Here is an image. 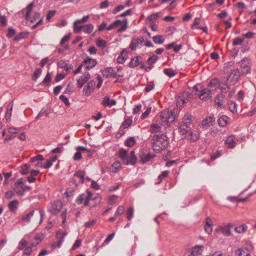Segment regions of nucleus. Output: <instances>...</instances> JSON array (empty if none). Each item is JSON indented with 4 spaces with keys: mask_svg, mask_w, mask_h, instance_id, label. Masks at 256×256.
<instances>
[{
    "mask_svg": "<svg viewBox=\"0 0 256 256\" xmlns=\"http://www.w3.org/2000/svg\"><path fill=\"white\" fill-rule=\"evenodd\" d=\"M152 144L154 151H160L166 148L168 144V136L164 134H155L152 138Z\"/></svg>",
    "mask_w": 256,
    "mask_h": 256,
    "instance_id": "nucleus-1",
    "label": "nucleus"
},
{
    "mask_svg": "<svg viewBox=\"0 0 256 256\" xmlns=\"http://www.w3.org/2000/svg\"><path fill=\"white\" fill-rule=\"evenodd\" d=\"M119 156L125 164L134 165L136 162V156L134 151H131L129 154L124 148L120 149L119 152Z\"/></svg>",
    "mask_w": 256,
    "mask_h": 256,
    "instance_id": "nucleus-2",
    "label": "nucleus"
},
{
    "mask_svg": "<svg viewBox=\"0 0 256 256\" xmlns=\"http://www.w3.org/2000/svg\"><path fill=\"white\" fill-rule=\"evenodd\" d=\"M92 194L88 192L86 194H82L76 198V202L78 204H84V206H88L90 201L92 200Z\"/></svg>",
    "mask_w": 256,
    "mask_h": 256,
    "instance_id": "nucleus-3",
    "label": "nucleus"
},
{
    "mask_svg": "<svg viewBox=\"0 0 256 256\" xmlns=\"http://www.w3.org/2000/svg\"><path fill=\"white\" fill-rule=\"evenodd\" d=\"M176 113H161L160 116L162 122L170 124L175 120Z\"/></svg>",
    "mask_w": 256,
    "mask_h": 256,
    "instance_id": "nucleus-4",
    "label": "nucleus"
},
{
    "mask_svg": "<svg viewBox=\"0 0 256 256\" xmlns=\"http://www.w3.org/2000/svg\"><path fill=\"white\" fill-rule=\"evenodd\" d=\"M139 156L140 158V162L144 164L149 162L152 158H154L155 154L147 150H142L140 152Z\"/></svg>",
    "mask_w": 256,
    "mask_h": 256,
    "instance_id": "nucleus-5",
    "label": "nucleus"
},
{
    "mask_svg": "<svg viewBox=\"0 0 256 256\" xmlns=\"http://www.w3.org/2000/svg\"><path fill=\"white\" fill-rule=\"evenodd\" d=\"M84 172L79 170L74 174L72 182L75 184L76 186H78L80 184H82L84 181Z\"/></svg>",
    "mask_w": 256,
    "mask_h": 256,
    "instance_id": "nucleus-6",
    "label": "nucleus"
},
{
    "mask_svg": "<svg viewBox=\"0 0 256 256\" xmlns=\"http://www.w3.org/2000/svg\"><path fill=\"white\" fill-rule=\"evenodd\" d=\"M144 42V38L142 36L133 38L130 42L129 48L132 51L135 50L137 48H140V46H141Z\"/></svg>",
    "mask_w": 256,
    "mask_h": 256,
    "instance_id": "nucleus-7",
    "label": "nucleus"
},
{
    "mask_svg": "<svg viewBox=\"0 0 256 256\" xmlns=\"http://www.w3.org/2000/svg\"><path fill=\"white\" fill-rule=\"evenodd\" d=\"M212 92L208 88H203L198 94L199 98L203 100H207L212 98Z\"/></svg>",
    "mask_w": 256,
    "mask_h": 256,
    "instance_id": "nucleus-8",
    "label": "nucleus"
},
{
    "mask_svg": "<svg viewBox=\"0 0 256 256\" xmlns=\"http://www.w3.org/2000/svg\"><path fill=\"white\" fill-rule=\"evenodd\" d=\"M62 206V202L58 200L54 202L52 204L51 208L50 209V212L52 214H56L61 210Z\"/></svg>",
    "mask_w": 256,
    "mask_h": 256,
    "instance_id": "nucleus-9",
    "label": "nucleus"
},
{
    "mask_svg": "<svg viewBox=\"0 0 256 256\" xmlns=\"http://www.w3.org/2000/svg\"><path fill=\"white\" fill-rule=\"evenodd\" d=\"M128 21L127 20H124L122 22L120 20H116L112 24L115 28L121 26V28L118 30V32H122L124 31L128 27Z\"/></svg>",
    "mask_w": 256,
    "mask_h": 256,
    "instance_id": "nucleus-10",
    "label": "nucleus"
},
{
    "mask_svg": "<svg viewBox=\"0 0 256 256\" xmlns=\"http://www.w3.org/2000/svg\"><path fill=\"white\" fill-rule=\"evenodd\" d=\"M102 74L103 76L106 78L108 77L116 78L118 76L116 73L114 71V69L111 67H108L102 70Z\"/></svg>",
    "mask_w": 256,
    "mask_h": 256,
    "instance_id": "nucleus-11",
    "label": "nucleus"
},
{
    "mask_svg": "<svg viewBox=\"0 0 256 256\" xmlns=\"http://www.w3.org/2000/svg\"><path fill=\"white\" fill-rule=\"evenodd\" d=\"M194 118L191 114H184L182 119V124L186 128H190V125L192 123Z\"/></svg>",
    "mask_w": 256,
    "mask_h": 256,
    "instance_id": "nucleus-12",
    "label": "nucleus"
},
{
    "mask_svg": "<svg viewBox=\"0 0 256 256\" xmlns=\"http://www.w3.org/2000/svg\"><path fill=\"white\" fill-rule=\"evenodd\" d=\"M215 120L214 116H210L203 120L201 122V127L204 128H206L212 124V122Z\"/></svg>",
    "mask_w": 256,
    "mask_h": 256,
    "instance_id": "nucleus-13",
    "label": "nucleus"
},
{
    "mask_svg": "<svg viewBox=\"0 0 256 256\" xmlns=\"http://www.w3.org/2000/svg\"><path fill=\"white\" fill-rule=\"evenodd\" d=\"M225 98V96L222 94H218L214 100L215 104L218 108H224V102Z\"/></svg>",
    "mask_w": 256,
    "mask_h": 256,
    "instance_id": "nucleus-14",
    "label": "nucleus"
},
{
    "mask_svg": "<svg viewBox=\"0 0 256 256\" xmlns=\"http://www.w3.org/2000/svg\"><path fill=\"white\" fill-rule=\"evenodd\" d=\"M84 64L86 65V68L89 70L94 67L97 64V61L96 59H93L90 58H86L84 61Z\"/></svg>",
    "mask_w": 256,
    "mask_h": 256,
    "instance_id": "nucleus-15",
    "label": "nucleus"
},
{
    "mask_svg": "<svg viewBox=\"0 0 256 256\" xmlns=\"http://www.w3.org/2000/svg\"><path fill=\"white\" fill-rule=\"evenodd\" d=\"M236 142L237 140L234 136H230L226 138L225 140V144L228 148H234L236 144Z\"/></svg>",
    "mask_w": 256,
    "mask_h": 256,
    "instance_id": "nucleus-16",
    "label": "nucleus"
},
{
    "mask_svg": "<svg viewBox=\"0 0 256 256\" xmlns=\"http://www.w3.org/2000/svg\"><path fill=\"white\" fill-rule=\"evenodd\" d=\"M240 66L243 68H244V72L243 73L245 74H247L250 72V68L248 66L249 65V60L248 58H244L240 62Z\"/></svg>",
    "mask_w": 256,
    "mask_h": 256,
    "instance_id": "nucleus-17",
    "label": "nucleus"
},
{
    "mask_svg": "<svg viewBox=\"0 0 256 256\" xmlns=\"http://www.w3.org/2000/svg\"><path fill=\"white\" fill-rule=\"evenodd\" d=\"M203 246H196L192 248L190 254L189 256H198L200 255L204 250Z\"/></svg>",
    "mask_w": 256,
    "mask_h": 256,
    "instance_id": "nucleus-18",
    "label": "nucleus"
},
{
    "mask_svg": "<svg viewBox=\"0 0 256 256\" xmlns=\"http://www.w3.org/2000/svg\"><path fill=\"white\" fill-rule=\"evenodd\" d=\"M90 76L88 72H86L84 75L77 80V85L78 88H81L83 86L84 83L90 78Z\"/></svg>",
    "mask_w": 256,
    "mask_h": 256,
    "instance_id": "nucleus-19",
    "label": "nucleus"
},
{
    "mask_svg": "<svg viewBox=\"0 0 256 256\" xmlns=\"http://www.w3.org/2000/svg\"><path fill=\"white\" fill-rule=\"evenodd\" d=\"M142 62V58L140 56H136L131 59L128 66L134 68L138 66Z\"/></svg>",
    "mask_w": 256,
    "mask_h": 256,
    "instance_id": "nucleus-20",
    "label": "nucleus"
},
{
    "mask_svg": "<svg viewBox=\"0 0 256 256\" xmlns=\"http://www.w3.org/2000/svg\"><path fill=\"white\" fill-rule=\"evenodd\" d=\"M95 84V82L94 80L90 81L87 85L85 86L84 88L83 92L85 95L90 94L92 91L94 90V86Z\"/></svg>",
    "mask_w": 256,
    "mask_h": 256,
    "instance_id": "nucleus-21",
    "label": "nucleus"
},
{
    "mask_svg": "<svg viewBox=\"0 0 256 256\" xmlns=\"http://www.w3.org/2000/svg\"><path fill=\"white\" fill-rule=\"evenodd\" d=\"M235 256H250V252L248 248H240L236 250Z\"/></svg>",
    "mask_w": 256,
    "mask_h": 256,
    "instance_id": "nucleus-22",
    "label": "nucleus"
},
{
    "mask_svg": "<svg viewBox=\"0 0 256 256\" xmlns=\"http://www.w3.org/2000/svg\"><path fill=\"white\" fill-rule=\"evenodd\" d=\"M127 53L128 50L126 48H124L122 50L120 56L117 58V62L118 64H122L127 59Z\"/></svg>",
    "mask_w": 256,
    "mask_h": 256,
    "instance_id": "nucleus-23",
    "label": "nucleus"
},
{
    "mask_svg": "<svg viewBox=\"0 0 256 256\" xmlns=\"http://www.w3.org/2000/svg\"><path fill=\"white\" fill-rule=\"evenodd\" d=\"M102 104L105 106L111 107L116 104V101L114 99H110L108 96H106L102 100Z\"/></svg>",
    "mask_w": 256,
    "mask_h": 256,
    "instance_id": "nucleus-24",
    "label": "nucleus"
},
{
    "mask_svg": "<svg viewBox=\"0 0 256 256\" xmlns=\"http://www.w3.org/2000/svg\"><path fill=\"white\" fill-rule=\"evenodd\" d=\"M34 4L33 2L30 4L28 6L22 10V12L23 14H24L25 18L26 20H29L30 13L34 8Z\"/></svg>",
    "mask_w": 256,
    "mask_h": 256,
    "instance_id": "nucleus-25",
    "label": "nucleus"
},
{
    "mask_svg": "<svg viewBox=\"0 0 256 256\" xmlns=\"http://www.w3.org/2000/svg\"><path fill=\"white\" fill-rule=\"evenodd\" d=\"M232 227V225L228 224L226 226H222L220 227V230L226 236H230L232 234L230 232V228Z\"/></svg>",
    "mask_w": 256,
    "mask_h": 256,
    "instance_id": "nucleus-26",
    "label": "nucleus"
},
{
    "mask_svg": "<svg viewBox=\"0 0 256 256\" xmlns=\"http://www.w3.org/2000/svg\"><path fill=\"white\" fill-rule=\"evenodd\" d=\"M86 148L83 146H78L76 148V152L74 154V160H79L82 158V154L81 152L82 150H86Z\"/></svg>",
    "mask_w": 256,
    "mask_h": 256,
    "instance_id": "nucleus-27",
    "label": "nucleus"
},
{
    "mask_svg": "<svg viewBox=\"0 0 256 256\" xmlns=\"http://www.w3.org/2000/svg\"><path fill=\"white\" fill-rule=\"evenodd\" d=\"M229 120L228 116H222L218 119V122L220 126L224 127L228 124Z\"/></svg>",
    "mask_w": 256,
    "mask_h": 256,
    "instance_id": "nucleus-28",
    "label": "nucleus"
},
{
    "mask_svg": "<svg viewBox=\"0 0 256 256\" xmlns=\"http://www.w3.org/2000/svg\"><path fill=\"white\" fill-rule=\"evenodd\" d=\"M200 138V134L198 131L194 130L190 132L189 140L192 142H195Z\"/></svg>",
    "mask_w": 256,
    "mask_h": 256,
    "instance_id": "nucleus-29",
    "label": "nucleus"
},
{
    "mask_svg": "<svg viewBox=\"0 0 256 256\" xmlns=\"http://www.w3.org/2000/svg\"><path fill=\"white\" fill-rule=\"evenodd\" d=\"M150 132L152 133H160L162 132V126L157 124H152L150 126Z\"/></svg>",
    "mask_w": 256,
    "mask_h": 256,
    "instance_id": "nucleus-30",
    "label": "nucleus"
},
{
    "mask_svg": "<svg viewBox=\"0 0 256 256\" xmlns=\"http://www.w3.org/2000/svg\"><path fill=\"white\" fill-rule=\"evenodd\" d=\"M18 202L17 200H14L10 202L8 204L10 210L12 212H16L18 209Z\"/></svg>",
    "mask_w": 256,
    "mask_h": 256,
    "instance_id": "nucleus-31",
    "label": "nucleus"
},
{
    "mask_svg": "<svg viewBox=\"0 0 256 256\" xmlns=\"http://www.w3.org/2000/svg\"><path fill=\"white\" fill-rule=\"evenodd\" d=\"M34 210H32L30 212L22 216V221L26 222H30V218L34 216Z\"/></svg>",
    "mask_w": 256,
    "mask_h": 256,
    "instance_id": "nucleus-32",
    "label": "nucleus"
},
{
    "mask_svg": "<svg viewBox=\"0 0 256 256\" xmlns=\"http://www.w3.org/2000/svg\"><path fill=\"white\" fill-rule=\"evenodd\" d=\"M220 84L219 80L218 78H214L210 82L208 86L210 88H214L216 90L218 88Z\"/></svg>",
    "mask_w": 256,
    "mask_h": 256,
    "instance_id": "nucleus-33",
    "label": "nucleus"
},
{
    "mask_svg": "<svg viewBox=\"0 0 256 256\" xmlns=\"http://www.w3.org/2000/svg\"><path fill=\"white\" fill-rule=\"evenodd\" d=\"M82 31L86 34L91 33L94 30V26L91 24L82 25Z\"/></svg>",
    "mask_w": 256,
    "mask_h": 256,
    "instance_id": "nucleus-34",
    "label": "nucleus"
},
{
    "mask_svg": "<svg viewBox=\"0 0 256 256\" xmlns=\"http://www.w3.org/2000/svg\"><path fill=\"white\" fill-rule=\"evenodd\" d=\"M186 100L184 99L182 96H179L177 99L176 106V107L178 108L179 110H181V108L184 106L185 103H186Z\"/></svg>",
    "mask_w": 256,
    "mask_h": 256,
    "instance_id": "nucleus-35",
    "label": "nucleus"
},
{
    "mask_svg": "<svg viewBox=\"0 0 256 256\" xmlns=\"http://www.w3.org/2000/svg\"><path fill=\"white\" fill-rule=\"evenodd\" d=\"M248 229V226L246 224H242L240 226H236L234 228V231L238 234L244 232Z\"/></svg>",
    "mask_w": 256,
    "mask_h": 256,
    "instance_id": "nucleus-36",
    "label": "nucleus"
},
{
    "mask_svg": "<svg viewBox=\"0 0 256 256\" xmlns=\"http://www.w3.org/2000/svg\"><path fill=\"white\" fill-rule=\"evenodd\" d=\"M14 190L19 196H22L26 191L24 186H14Z\"/></svg>",
    "mask_w": 256,
    "mask_h": 256,
    "instance_id": "nucleus-37",
    "label": "nucleus"
},
{
    "mask_svg": "<svg viewBox=\"0 0 256 256\" xmlns=\"http://www.w3.org/2000/svg\"><path fill=\"white\" fill-rule=\"evenodd\" d=\"M152 40L155 44H162L164 42V39L162 35H156L153 36Z\"/></svg>",
    "mask_w": 256,
    "mask_h": 256,
    "instance_id": "nucleus-38",
    "label": "nucleus"
},
{
    "mask_svg": "<svg viewBox=\"0 0 256 256\" xmlns=\"http://www.w3.org/2000/svg\"><path fill=\"white\" fill-rule=\"evenodd\" d=\"M28 35V32H20L18 35H16L14 38V40L15 41H19L22 39L24 38L27 37Z\"/></svg>",
    "mask_w": 256,
    "mask_h": 256,
    "instance_id": "nucleus-39",
    "label": "nucleus"
},
{
    "mask_svg": "<svg viewBox=\"0 0 256 256\" xmlns=\"http://www.w3.org/2000/svg\"><path fill=\"white\" fill-rule=\"evenodd\" d=\"M164 73L170 78L173 77L176 74L175 71L172 68L164 69Z\"/></svg>",
    "mask_w": 256,
    "mask_h": 256,
    "instance_id": "nucleus-40",
    "label": "nucleus"
},
{
    "mask_svg": "<svg viewBox=\"0 0 256 256\" xmlns=\"http://www.w3.org/2000/svg\"><path fill=\"white\" fill-rule=\"evenodd\" d=\"M30 168V166L29 164H24L22 165L20 168L21 170H20V172L23 174H28L29 172V169Z\"/></svg>",
    "mask_w": 256,
    "mask_h": 256,
    "instance_id": "nucleus-41",
    "label": "nucleus"
},
{
    "mask_svg": "<svg viewBox=\"0 0 256 256\" xmlns=\"http://www.w3.org/2000/svg\"><path fill=\"white\" fill-rule=\"evenodd\" d=\"M42 72V70L40 68H36L32 76V80L34 82H36L38 78L40 76Z\"/></svg>",
    "mask_w": 256,
    "mask_h": 256,
    "instance_id": "nucleus-42",
    "label": "nucleus"
},
{
    "mask_svg": "<svg viewBox=\"0 0 256 256\" xmlns=\"http://www.w3.org/2000/svg\"><path fill=\"white\" fill-rule=\"evenodd\" d=\"M158 59V56L156 54H153L152 56L149 57L147 60L148 64L152 66L154 64Z\"/></svg>",
    "mask_w": 256,
    "mask_h": 256,
    "instance_id": "nucleus-43",
    "label": "nucleus"
},
{
    "mask_svg": "<svg viewBox=\"0 0 256 256\" xmlns=\"http://www.w3.org/2000/svg\"><path fill=\"white\" fill-rule=\"evenodd\" d=\"M190 128H186L185 126H183L182 124H181L178 128L179 132L182 135H186L188 132Z\"/></svg>",
    "mask_w": 256,
    "mask_h": 256,
    "instance_id": "nucleus-44",
    "label": "nucleus"
},
{
    "mask_svg": "<svg viewBox=\"0 0 256 256\" xmlns=\"http://www.w3.org/2000/svg\"><path fill=\"white\" fill-rule=\"evenodd\" d=\"M132 123V120L130 118H127L124 120V121L122 123L121 125V128H128Z\"/></svg>",
    "mask_w": 256,
    "mask_h": 256,
    "instance_id": "nucleus-45",
    "label": "nucleus"
},
{
    "mask_svg": "<svg viewBox=\"0 0 256 256\" xmlns=\"http://www.w3.org/2000/svg\"><path fill=\"white\" fill-rule=\"evenodd\" d=\"M121 164L119 162H116L114 163L110 168V170L112 172H116L120 168Z\"/></svg>",
    "mask_w": 256,
    "mask_h": 256,
    "instance_id": "nucleus-46",
    "label": "nucleus"
},
{
    "mask_svg": "<svg viewBox=\"0 0 256 256\" xmlns=\"http://www.w3.org/2000/svg\"><path fill=\"white\" fill-rule=\"evenodd\" d=\"M51 81V77L50 74L48 72L46 76H45L41 84L42 85H45V86H48L50 84V82Z\"/></svg>",
    "mask_w": 256,
    "mask_h": 256,
    "instance_id": "nucleus-47",
    "label": "nucleus"
},
{
    "mask_svg": "<svg viewBox=\"0 0 256 256\" xmlns=\"http://www.w3.org/2000/svg\"><path fill=\"white\" fill-rule=\"evenodd\" d=\"M80 24L77 22V20L74 22V30L76 33H79L81 30H82V26H79Z\"/></svg>",
    "mask_w": 256,
    "mask_h": 256,
    "instance_id": "nucleus-48",
    "label": "nucleus"
},
{
    "mask_svg": "<svg viewBox=\"0 0 256 256\" xmlns=\"http://www.w3.org/2000/svg\"><path fill=\"white\" fill-rule=\"evenodd\" d=\"M136 144V140L134 137L128 138L125 142V144L129 147L133 146Z\"/></svg>",
    "mask_w": 256,
    "mask_h": 256,
    "instance_id": "nucleus-49",
    "label": "nucleus"
},
{
    "mask_svg": "<svg viewBox=\"0 0 256 256\" xmlns=\"http://www.w3.org/2000/svg\"><path fill=\"white\" fill-rule=\"evenodd\" d=\"M169 172L168 170H164L162 174L158 176V178L160 180V181L158 182L156 184H160L162 180L166 178Z\"/></svg>",
    "mask_w": 256,
    "mask_h": 256,
    "instance_id": "nucleus-50",
    "label": "nucleus"
},
{
    "mask_svg": "<svg viewBox=\"0 0 256 256\" xmlns=\"http://www.w3.org/2000/svg\"><path fill=\"white\" fill-rule=\"evenodd\" d=\"M106 41L100 38H98L96 41V44L98 47L104 48L106 46Z\"/></svg>",
    "mask_w": 256,
    "mask_h": 256,
    "instance_id": "nucleus-51",
    "label": "nucleus"
},
{
    "mask_svg": "<svg viewBox=\"0 0 256 256\" xmlns=\"http://www.w3.org/2000/svg\"><path fill=\"white\" fill-rule=\"evenodd\" d=\"M134 216V208L132 207L130 208L126 211V218L130 220Z\"/></svg>",
    "mask_w": 256,
    "mask_h": 256,
    "instance_id": "nucleus-52",
    "label": "nucleus"
},
{
    "mask_svg": "<svg viewBox=\"0 0 256 256\" xmlns=\"http://www.w3.org/2000/svg\"><path fill=\"white\" fill-rule=\"evenodd\" d=\"M237 104L236 102H232L229 104V109L231 112H237Z\"/></svg>",
    "mask_w": 256,
    "mask_h": 256,
    "instance_id": "nucleus-53",
    "label": "nucleus"
},
{
    "mask_svg": "<svg viewBox=\"0 0 256 256\" xmlns=\"http://www.w3.org/2000/svg\"><path fill=\"white\" fill-rule=\"evenodd\" d=\"M44 160V156L42 155L38 154L34 157L30 159V162H35L36 161H38V160L42 161V160Z\"/></svg>",
    "mask_w": 256,
    "mask_h": 256,
    "instance_id": "nucleus-54",
    "label": "nucleus"
},
{
    "mask_svg": "<svg viewBox=\"0 0 256 256\" xmlns=\"http://www.w3.org/2000/svg\"><path fill=\"white\" fill-rule=\"evenodd\" d=\"M244 41V38H241L240 37L236 38L232 42L233 46H237L240 45Z\"/></svg>",
    "mask_w": 256,
    "mask_h": 256,
    "instance_id": "nucleus-55",
    "label": "nucleus"
},
{
    "mask_svg": "<svg viewBox=\"0 0 256 256\" xmlns=\"http://www.w3.org/2000/svg\"><path fill=\"white\" fill-rule=\"evenodd\" d=\"M124 210V206H120L118 208L114 214L117 216H120L123 214Z\"/></svg>",
    "mask_w": 256,
    "mask_h": 256,
    "instance_id": "nucleus-56",
    "label": "nucleus"
},
{
    "mask_svg": "<svg viewBox=\"0 0 256 256\" xmlns=\"http://www.w3.org/2000/svg\"><path fill=\"white\" fill-rule=\"evenodd\" d=\"M27 242L24 240L22 239L19 242L18 248L20 250H22L24 247H26L27 245Z\"/></svg>",
    "mask_w": 256,
    "mask_h": 256,
    "instance_id": "nucleus-57",
    "label": "nucleus"
},
{
    "mask_svg": "<svg viewBox=\"0 0 256 256\" xmlns=\"http://www.w3.org/2000/svg\"><path fill=\"white\" fill-rule=\"evenodd\" d=\"M16 34V31L15 30L12 28L10 27L8 28V32L6 34L7 37L10 38L14 36Z\"/></svg>",
    "mask_w": 256,
    "mask_h": 256,
    "instance_id": "nucleus-58",
    "label": "nucleus"
},
{
    "mask_svg": "<svg viewBox=\"0 0 256 256\" xmlns=\"http://www.w3.org/2000/svg\"><path fill=\"white\" fill-rule=\"evenodd\" d=\"M158 14H159L158 12L154 13L148 16L146 20L148 21L154 20L158 18Z\"/></svg>",
    "mask_w": 256,
    "mask_h": 256,
    "instance_id": "nucleus-59",
    "label": "nucleus"
},
{
    "mask_svg": "<svg viewBox=\"0 0 256 256\" xmlns=\"http://www.w3.org/2000/svg\"><path fill=\"white\" fill-rule=\"evenodd\" d=\"M20 130V129L16 128L9 127L8 128V132L10 134H16Z\"/></svg>",
    "mask_w": 256,
    "mask_h": 256,
    "instance_id": "nucleus-60",
    "label": "nucleus"
},
{
    "mask_svg": "<svg viewBox=\"0 0 256 256\" xmlns=\"http://www.w3.org/2000/svg\"><path fill=\"white\" fill-rule=\"evenodd\" d=\"M81 244H82V240H80L78 239V240H76L72 246V250H74L78 248V247H80V246Z\"/></svg>",
    "mask_w": 256,
    "mask_h": 256,
    "instance_id": "nucleus-61",
    "label": "nucleus"
},
{
    "mask_svg": "<svg viewBox=\"0 0 256 256\" xmlns=\"http://www.w3.org/2000/svg\"><path fill=\"white\" fill-rule=\"evenodd\" d=\"M96 222V220H90L88 222H86L84 224V226L86 228H90L94 226Z\"/></svg>",
    "mask_w": 256,
    "mask_h": 256,
    "instance_id": "nucleus-62",
    "label": "nucleus"
},
{
    "mask_svg": "<svg viewBox=\"0 0 256 256\" xmlns=\"http://www.w3.org/2000/svg\"><path fill=\"white\" fill-rule=\"evenodd\" d=\"M15 194V192L12 190L8 191L6 192V197L8 199H11Z\"/></svg>",
    "mask_w": 256,
    "mask_h": 256,
    "instance_id": "nucleus-63",
    "label": "nucleus"
},
{
    "mask_svg": "<svg viewBox=\"0 0 256 256\" xmlns=\"http://www.w3.org/2000/svg\"><path fill=\"white\" fill-rule=\"evenodd\" d=\"M117 198L118 196L115 195L110 196L108 198V204H114L117 200Z\"/></svg>",
    "mask_w": 256,
    "mask_h": 256,
    "instance_id": "nucleus-64",
    "label": "nucleus"
}]
</instances>
